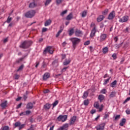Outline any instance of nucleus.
<instances>
[{
	"instance_id": "f257e3e1",
	"label": "nucleus",
	"mask_w": 130,
	"mask_h": 130,
	"mask_svg": "<svg viewBox=\"0 0 130 130\" xmlns=\"http://www.w3.org/2000/svg\"><path fill=\"white\" fill-rule=\"evenodd\" d=\"M70 40L72 43V46L74 50H75L77 45H78L81 41L80 38H77V37H72V38H70Z\"/></svg>"
},
{
	"instance_id": "f03ea898",
	"label": "nucleus",
	"mask_w": 130,
	"mask_h": 130,
	"mask_svg": "<svg viewBox=\"0 0 130 130\" xmlns=\"http://www.w3.org/2000/svg\"><path fill=\"white\" fill-rule=\"evenodd\" d=\"M32 43V41H31V40L29 41H24L19 45V47H21V48H28V47H29V46H30Z\"/></svg>"
},
{
	"instance_id": "7ed1b4c3",
	"label": "nucleus",
	"mask_w": 130,
	"mask_h": 130,
	"mask_svg": "<svg viewBox=\"0 0 130 130\" xmlns=\"http://www.w3.org/2000/svg\"><path fill=\"white\" fill-rule=\"evenodd\" d=\"M107 38V34H102L101 36L98 37L97 39L100 42H103V41H105Z\"/></svg>"
},
{
	"instance_id": "20e7f679",
	"label": "nucleus",
	"mask_w": 130,
	"mask_h": 130,
	"mask_svg": "<svg viewBox=\"0 0 130 130\" xmlns=\"http://www.w3.org/2000/svg\"><path fill=\"white\" fill-rule=\"evenodd\" d=\"M35 11H29L25 13V16L27 18H32L35 15Z\"/></svg>"
},
{
	"instance_id": "39448f33",
	"label": "nucleus",
	"mask_w": 130,
	"mask_h": 130,
	"mask_svg": "<svg viewBox=\"0 0 130 130\" xmlns=\"http://www.w3.org/2000/svg\"><path fill=\"white\" fill-rule=\"evenodd\" d=\"M44 54H47L49 53L50 54H53V49L52 46H48L47 48H46L43 52Z\"/></svg>"
},
{
	"instance_id": "423d86ee",
	"label": "nucleus",
	"mask_w": 130,
	"mask_h": 130,
	"mask_svg": "<svg viewBox=\"0 0 130 130\" xmlns=\"http://www.w3.org/2000/svg\"><path fill=\"white\" fill-rule=\"evenodd\" d=\"M68 119V115H59L57 117V120L58 121H66Z\"/></svg>"
},
{
	"instance_id": "0eeeda50",
	"label": "nucleus",
	"mask_w": 130,
	"mask_h": 130,
	"mask_svg": "<svg viewBox=\"0 0 130 130\" xmlns=\"http://www.w3.org/2000/svg\"><path fill=\"white\" fill-rule=\"evenodd\" d=\"M129 19L128 16H124L122 18H120L119 20V22L121 23H123L124 22H127Z\"/></svg>"
},
{
	"instance_id": "6e6552de",
	"label": "nucleus",
	"mask_w": 130,
	"mask_h": 130,
	"mask_svg": "<svg viewBox=\"0 0 130 130\" xmlns=\"http://www.w3.org/2000/svg\"><path fill=\"white\" fill-rule=\"evenodd\" d=\"M94 107L96 109H99L100 112H101L103 110L104 105H101V107H100V104L98 102L94 103Z\"/></svg>"
},
{
	"instance_id": "1a4fd4ad",
	"label": "nucleus",
	"mask_w": 130,
	"mask_h": 130,
	"mask_svg": "<svg viewBox=\"0 0 130 130\" xmlns=\"http://www.w3.org/2000/svg\"><path fill=\"white\" fill-rule=\"evenodd\" d=\"M75 36L77 37H82L83 35V32L82 30H80V29H76L75 31Z\"/></svg>"
},
{
	"instance_id": "9d476101",
	"label": "nucleus",
	"mask_w": 130,
	"mask_h": 130,
	"mask_svg": "<svg viewBox=\"0 0 130 130\" xmlns=\"http://www.w3.org/2000/svg\"><path fill=\"white\" fill-rule=\"evenodd\" d=\"M69 126V123H64V124H63V125H62L61 127L58 128L57 130H68Z\"/></svg>"
},
{
	"instance_id": "9b49d317",
	"label": "nucleus",
	"mask_w": 130,
	"mask_h": 130,
	"mask_svg": "<svg viewBox=\"0 0 130 130\" xmlns=\"http://www.w3.org/2000/svg\"><path fill=\"white\" fill-rule=\"evenodd\" d=\"M115 16L116 13L115 11H112V12H111L108 16V19H109V20H112L114 19V18H115Z\"/></svg>"
},
{
	"instance_id": "f8f14e48",
	"label": "nucleus",
	"mask_w": 130,
	"mask_h": 130,
	"mask_svg": "<svg viewBox=\"0 0 130 130\" xmlns=\"http://www.w3.org/2000/svg\"><path fill=\"white\" fill-rule=\"evenodd\" d=\"M105 126V123H103L99 124V125H97L96 127V130H104V127Z\"/></svg>"
},
{
	"instance_id": "ddd939ff",
	"label": "nucleus",
	"mask_w": 130,
	"mask_h": 130,
	"mask_svg": "<svg viewBox=\"0 0 130 130\" xmlns=\"http://www.w3.org/2000/svg\"><path fill=\"white\" fill-rule=\"evenodd\" d=\"M96 31V26L95 25L94 28L91 30V32L90 34V37L91 38H93L94 36H95Z\"/></svg>"
},
{
	"instance_id": "4468645a",
	"label": "nucleus",
	"mask_w": 130,
	"mask_h": 130,
	"mask_svg": "<svg viewBox=\"0 0 130 130\" xmlns=\"http://www.w3.org/2000/svg\"><path fill=\"white\" fill-rule=\"evenodd\" d=\"M50 76V73L46 72L45 73V74L43 75V80H47L48 78H49Z\"/></svg>"
},
{
	"instance_id": "2eb2a0df",
	"label": "nucleus",
	"mask_w": 130,
	"mask_h": 130,
	"mask_svg": "<svg viewBox=\"0 0 130 130\" xmlns=\"http://www.w3.org/2000/svg\"><path fill=\"white\" fill-rule=\"evenodd\" d=\"M77 119V116H73L70 119V124H74Z\"/></svg>"
},
{
	"instance_id": "dca6fc26",
	"label": "nucleus",
	"mask_w": 130,
	"mask_h": 130,
	"mask_svg": "<svg viewBox=\"0 0 130 130\" xmlns=\"http://www.w3.org/2000/svg\"><path fill=\"white\" fill-rule=\"evenodd\" d=\"M52 23V20L50 19H48L45 22V26H48V25H50Z\"/></svg>"
},
{
	"instance_id": "f3484780",
	"label": "nucleus",
	"mask_w": 130,
	"mask_h": 130,
	"mask_svg": "<svg viewBox=\"0 0 130 130\" xmlns=\"http://www.w3.org/2000/svg\"><path fill=\"white\" fill-rule=\"evenodd\" d=\"M105 17L104 16L101 15L100 16H99L97 18V21L98 22H101L103 20H104Z\"/></svg>"
},
{
	"instance_id": "a211bd4d",
	"label": "nucleus",
	"mask_w": 130,
	"mask_h": 130,
	"mask_svg": "<svg viewBox=\"0 0 130 130\" xmlns=\"http://www.w3.org/2000/svg\"><path fill=\"white\" fill-rule=\"evenodd\" d=\"M34 108V105L32 103H28L26 105V109H32Z\"/></svg>"
},
{
	"instance_id": "6ab92c4d",
	"label": "nucleus",
	"mask_w": 130,
	"mask_h": 130,
	"mask_svg": "<svg viewBox=\"0 0 130 130\" xmlns=\"http://www.w3.org/2000/svg\"><path fill=\"white\" fill-rule=\"evenodd\" d=\"M126 121V119L125 118H122V119H121L120 122V125H121V126H123V125L125 124Z\"/></svg>"
},
{
	"instance_id": "aec40b11",
	"label": "nucleus",
	"mask_w": 130,
	"mask_h": 130,
	"mask_svg": "<svg viewBox=\"0 0 130 130\" xmlns=\"http://www.w3.org/2000/svg\"><path fill=\"white\" fill-rule=\"evenodd\" d=\"M51 107V105L50 104H46L45 106H44V108L45 110H49Z\"/></svg>"
},
{
	"instance_id": "412c9836",
	"label": "nucleus",
	"mask_w": 130,
	"mask_h": 130,
	"mask_svg": "<svg viewBox=\"0 0 130 130\" xmlns=\"http://www.w3.org/2000/svg\"><path fill=\"white\" fill-rule=\"evenodd\" d=\"M1 106L2 107V108L3 109H5V108H6V107H7V101H6V102H5L4 103H2V104H1Z\"/></svg>"
},
{
	"instance_id": "4be33fe9",
	"label": "nucleus",
	"mask_w": 130,
	"mask_h": 130,
	"mask_svg": "<svg viewBox=\"0 0 130 130\" xmlns=\"http://www.w3.org/2000/svg\"><path fill=\"white\" fill-rule=\"evenodd\" d=\"M73 14L72 13H70V14H69V15H68L66 18L67 20H71L72 19H73Z\"/></svg>"
},
{
	"instance_id": "5701e85b",
	"label": "nucleus",
	"mask_w": 130,
	"mask_h": 130,
	"mask_svg": "<svg viewBox=\"0 0 130 130\" xmlns=\"http://www.w3.org/2000/svg\"><path fill=\"white\" fill-rule=\"evenodd\" d=\"M117 80H114V81L111 83L110 86L112 88H114V86H115V85L117 84Z\"/></svg>"
},
{
	"instance_id": "b1692460",
	"label": "nucleus",
	"mask_w": 130,
	"mask_h": 130,
	"mask_svg": "<svg viewBox=\"0 0 130 130\" xmlns=\"http://www.w3.org/2000/svg\"><path fill=\"white\" fill-rule=\"evenodd\" d=\"M108 48L107 46H106L105 48H104L103 49V53H104V54H106L107 53H108Z\"/></svg>"
},
{
	"instance_id": "393cba45",
	"label": "nucleus",
	"mask_w": 130,
	"mask_h": 130,
	"mask_svg": "<svg viewBox=\"0 0 130 130\" xmlns=\"http://www.w3.org/2000/svg\"><path fill=\"white\" fill-rule=\"evenodd\" d=\"M36 6V4L35 2H32L31 3H30L29 5V7L30 8V9H33L34 7H35Z\"/></svg>"
},
{
	"instance_id": "a878e982",
	"label": "nucleus",
	"mask_w": 130,
	"mask_h": 130,
	"mask_svg": "<svg viewBox=\"0 0 130 130\" xmlns=\"http://www.w3.org/2000/svg\"><path fill=\"white\" fill-rule=\"evenodd\" d=\"M71 62L70 59H69V60H66V61H64L63 64L64 66H68V64H69Z\"/></svg>"
},
{
	"instance_id": "bb28decb",
	"label": "nucleus",
	"mask_w": 130,
	"mask_h": 130,
	"mask_svg": "<svg viewBox=\"0 0 130 130\" xmlns=\"http://www.w3.org/2000/svg\"><path fill=\"white\" fill-rule=\"evenodd\" d=\"M23 59H24V58L23 57L21 58H19L18 59H17V60H16V63H20V62H21V61H23Z\"/></svg>"
},
{
	"instance_id": "cd10ccee",
	"label": "nucleus",
	"mask_w": 130,
	"mask_h": 130,
	"mask_svg": "<svg viewBox=\"0 0 130 130\" xmlns=\"http://www.w3.org/2000/svg\"><path fill=\"white\" fill-rule=\"evenodd\" d=\"M88 95V92L85 91L83 93L82 98L84 99H86V98H87Z\"/></svg>"
},
{
	"instance_id": "c85d7f7f",
	"label": "nucleus",
	"mask_w": 130,
	"mask_h": 130,
	"mask_svg": "<svg viewBox=\"0 0 130 130\" xmlns=\"http://www.w3.org/2000/svg\"><path fill=\"white\" fill-rule=\"evenodd\" d=\"M58 103H59L58 101H55L54 103H53L52 104L53 109V108H54V107H56V106L58 105Z\"/></svg>"
},
{
	"instance_id": "c756f323",
	"label": "nucleus",
	"mask_w": 130,
	"mask_h": 130,
	"mask_svg": "<svg viewBox=\"0 0 130 130\" xmlns=\"http://www.w3.org/2000/svg\"><path fill=\"white\" fill-rule=\"evenodd\" d=\"M74 28H71L70 30H69V36H72V35H73L74 34Z\"/></svg>"
},
{
	"instance_id": "7c9ffc66",
	"label": "nucleus",
	"mask_w": 130,
	"mask_h": 130,
	"mask_svg": "<svg viewBox=\"0 0 130 130\" xmlns=\"http://www.w3.org/2000/svg\"><path fill=\"white\" fill-rule=\"evenodd\" d=\"M105 98L104 95H100L99 96V99L100 100V101H102Z\"/></svg>"
},
{
	"instance_id": "2f4dec72",
	"label": "nucleus",
	"mask_w": 130,
	"mask_h": 130,
	"mask_svg": "<svg viewBox=\"0 0 130 130\" xmlns=\"http://www.w3.org/2000/svg\"><path fill=\"white\" fill-rule=\"evenodd\" d=\"M86 15H87V11H84L83 12H82V13H81V16L83 17H86Z\"/></svg>"
},
{
	"instance_id": "473e14b6",
	"label": "nucleus",
	"mask_w": 130,
	"mask_h": 130,
	"mask_svg": "<svg viewBox=\"0 0 130 130\" xmlns=\"http://www.w3.org/2000/svg\"><path fill=\"white\" fill-rule=\"evenodd\" d=\"M12 20H13V18H12L11 17H8V18L7 19V23L10 24V22L11 21H12Z\"/></svg>"
},
{
	"instance_id": "72a5a7b5",
	"label": "nucleus",
	"mask_w": 130,
	"mask_h": 130,
	"mask_svg": "<svg viewBox=\"0 0 130 130\" xmlns=\"http://www.w3.org/2000/svg\"><path fill=\"white\" fill-rule=\"evenodd\" d=\"M21 124V122L20 121H17L15 123V127H17V126H19L20 127V125Z\"/></svg>"
},
{
	"instance_id": "f704fd0d",
	"label": "nucleus",
	"mask_w": 130,
	"mask_h": 130,
	"mask_svg": "<svg viewBox=\"0 0 130 130\" xmlns=\"http://www.w3.org/2000/svg\"><path fill=\"white\" fill-rule=\"evenodd\" d=\"M62 31V29H59V30H58V32L57 33V34L56 35V37H59V36H60L61 32Z\"/></svg>"
},
{
	"instance_id": "c9c22d12",
	"label": "nucleus",
	"mask_w": 130,
	"mask_h": 130,
	"mask_svg": "<svg viewBox=\"0 0 130 130\" xmlns=\"http://www.w3.org/2000/svg\"><path fill=\"white\" fill-rule=\"evenodd\" d=\"M110 79V78H108V79H105V81H104L103 84H104V85H106V84H107L108 82H109Z\"/></svg>"
},
{
	"instance_id": "e433bc0d",
	"label": "nucleus",
	"mask_w": 130,
	"mask_h": 130,
	"mask_svg": "<svg viewBox=\"0 0 130 130\" xmlns=\"http://www.w3.org/2000/svg\"><path fill=\"white\" fill-rule=\"evenodd\" d=\"M23 68H24V64H21V66H20V67H19V68L18 69L17 71L19 72V71H21L22 70H23Z\"/></svg>"
},
{
	"instance_id": "4c0bfd02",
	"label": "nucleus",
	"mask_w": 130,
	"mask_h": 130,
	"mask_svg": "<svg viewBox=\"0 0 130 130\" xmlns=\"http://www.w3.org/2000/svg\"><path fill=\"white\" fill-rule=\"evenodd\" d=\"M109 12V10L106 8V10H105L104 12H103L102 14L103 15H107L108 13Z\"/></svg>"
},
{
	"instance_id": "58836bf2",
	"label": "nucleus",
	"mask_w": 130,
	"mask_h": 130,
	"mask_svg": "<svg viewBox=\"0 0 130 130\" xmlns=\"http://www.w3.org/2000/svg\"><path fill=\"white\" fill-rule=\"evenodd\" d=\"M24 126H25V124H21V122H20L19 130H21L23 128V127H24Z\"/></svg>"
},
{
	"instance_id": "ea45409f",
	"label": "nucleus",
	"mask_w": 130,
	"mask_h": 130,
	"mask_svg": "<svg viewBox=\"0 0 130 130\" xmlns=\"http://www.w3.org/2000/svg\"><path fill=\"white\" fill-rule=\"evenodd\" d=\"M84 105H85V106H88V105H89L88 100H85V101H84Z\"/></svg>"
},
{
	"instance_id": "a19ab883",
	"label": "nucleus",
	"mask_w": 130,
	"mask_h": 130,
	"mask_svg": "<svg viewBox=\"0 0 130 130\" xmlns=\"http://www.w3.org/2000/svg\"><path fill=\"white\" fill-rule=\"evenodd\" d=\"M2 130H10L9 126L5 125V127H3V128H2Z\"/></svg>"
},
{
	"instance_id": "79ce46f5",
	"label": "nucleus",
	"mask_w": 130,
	"mask_h": 130,
	"mask_svg": "<svg viewBox=\"0 0 130 130\" xmlns=\"http://www.w3.org/2000/svg\"><path fill=\"white\" fill-rule=\"evenodd\" d=\"M107 91L106 90V89H103V90H101V93H102V94H106V93H107Z\"/></svg>"
},
{
	"instance_id": "37998d69",
	"label": "nucleus",
	"mask_w": 130,
	"mask_h": 130,
	"mask_svg": "<svg viewBox=\"0 0 130 130\" xmlns=\"http://www.w3.org/2000/svg\"><path fill=\"white\" fill-rule=\"evenodd\" d=\"M67 13H68V11L66 10V11H63V12H62L60 15L61 16H63L66 14H67Z\"/></svg>"
},
{
	"instance_id": "c03bdc74",
	"label": "nucleus",
	"mask_w": 130,
	"mask_h": 130,
	"mask_svg": "<svg viewBox=\"0 0 130 130\" xmlns=\"http://www.w3.org/2000/svg\"><path fill=\"white\" fill-rule=\"evenodd\" d=\"M52 0H46L45 5H48L51 2Z\"/></svg>"
},
{
	"instance_id": "a18cd8bd",
	"label": "nucleus",
	"mask_w": 130,
	"mask_h": 130,
	"mask_svg": "<svg viewBox=\"0 0 130 130\" xmlns=\"http://www.w3.org/2000/svg\"><path fill=\"white\" fill-rule=\"evenodd\" d=\"M63 1V0H56V4L57 5H59V4H60Z\"/></svg>"
},
{
	"instance_id": "49530a36",
	"label": "nucleus",
	"mask_w": 130,
	"mask_h": 130,
	"mask_svg": "<svg viewBox=\"0 0 130 130\" xmlns=\"http://www.w3.org/2000/svg\"><path fill=\"white\" fill-rule=\"evenodd\" d=\"M90 41L89 40H88L87 41H85V42H84V45H89V44H90Z\"/></svg>"
},
{
	"instance_id": "de8ad7c7",
	"label": "nucleus",
	"mask_w": 130,
	"mask_h": 130,
	"mask_svg": "<svg viewBox=\"0 0 130 130\" xmlns=\"http://www.w3.org/2000/svg\"><path fill=\"white\" fill-rule=\"evenodd\" d=\"M115 95V92H111V94H110V97H114Z\"/></svg>"
},
{
	"instance_id": "09e8293b",
	"label": "nucleus",
	"mask_w": 130,
	"mask_h": 130,
	"mask_svg": "<svg viewBox=\"0 0 130 130\" xmlns=\"http://www.w3.org/2000/svg\"><path fill=\"white\" fill-rule=\"evenodd\" d=\"M130 97H127L124 102V104H126L128 101H129Z\"/></svg>"
},
{
	"instance_id": "8fccbe9b",
	"label": "nucleus",
	"mask_w": 130,
	"mask_h": 130,
	"mask_svg": "<svg viewBox=\"0 0 130 130\" xmlns=\"http://www.w3.org/2000/svg\"><path fill=\"white\" fill-rule=\"evenodd\" d=\"M20 116H22L23 115H26V112H21L19 114Z\"/></svg>"
},
{
	"instance_id": "3c124183",
	"label": "nucleus",
	"mask_w": 130,
	"mask_h": 130,
	"mask_svg": "<svg viewBox=\"0 0 130 130\" xmlns=\"http://www.w3.org/2000/svg\"><path fill=\"white\" fill-rule=\"evenodd\" d=\"M30 113H31V111H29V110H28L27 111H25V115H29V114H30Z\"/></svg>"
},
{
	"instance_id": "603ef678",
	"label": "nucleus",
	"mask_w": 130,
	"mask_h": 130,
	"mask_svg": "<svg viewBox=\"0 0 130 130\" xmlns=\"http://www.w3.org/2000/svg\"><path fill=\"white\" fill-rule=\"evenodd\" d=\"M120 118V115H116L115 117V120H117Z\"/></svg>"
},
{
	"instance_id": "864d4df0",
	"label": "nucleus",
	"mask_w": 130,
	"mask_h": 130,
	"mask_svg": "<svg viewBox=\"0 0 130 130\" xmlns=\"http://www.w3.org/2000/svg\"><path fill=\"white\" fill-rule=\"evenodd\" d=\"M19 78H20V75H18V74H15V79H19Z\"/></svg>"
},
{
	"instance_id": "5fc2aeb1",
	"label": "nucleus",
	"mask_w": 130,
	"mask_h": 130,
	"mask_svg": "<svg viewBox=\"0 0 130 130\" xmlns=\"http://www.w3.org/2000/svg\"><path fill=\"white\" fill-rule=\"evenodd\" d=\"M68 67H67L66 68H63L62 70H61V72L63 73V72H66L67 70V69H68Z\"/></svg>"
},
{
	"instance_id": "6e6d98bb",
	"label": "nucleus",
	"mask_w": 130,
	"mask_h": 130,
	"mask_svg": "<svg viewBox=\"0 0 130 130\" xmlns=\"http://www.w3.org/2000/svg\"><path fill=\"white\" fill-rule=\"evenodd\" d=\"M47 63H45V61H43L42 68H46L47 67Z\"/></svg>"
},
{
	"instance_id": "4d7b16f0",
	"label": "nucleus",
	"mask_w": 130,
	"mask_h": 130,
	"mask_svg": "<svg viewBox=\"0 0 130 130\" xmlns=\"http://www.w3.org/2000/svg\"><path fill=\"white\" fill-rule=\"evenodd\" d=\"M108 117H109V114H108V113H107V114H105L104 118L106 119Z\"/></svg>"
},
{
	"instance_id": "13d9d810",
	"label": "nucleus",
	"mask_w": 130,
	"mask_h": 130,
	"mask_svg": "<svg viewBox=\"0 0 130 130\" xmlns=\"http://www.w3.org/2000/svg\"><path fill=\"white\" fill-rule=\"evenodd\" d=\"M112 57L114 58V59H116V58H117V54L114 53V54H113Z\"/></svg>"
},
{
	"instance_id": "bf43d9fd",
	"label": "nucleus",
	"mask_w": 130,
	"mask_h": 130,
	"mask_svg": "<svg viewBox=\"0 0 130 130\" xmlns=\"http://www.w3.org/2000/svg\"><path fill=\"white\" fill-rule=\"evenodd\" d=\"M27 130H35V129L34 128L33 124H31L29 129H28Z\"/></svg>"
},
{
	"instance_id": "052dcab7",
	"label": "nucleus",
	"mask_w": 130,
	"mask_h": 130,
	"mask_svg": "<svg viewBox=\"0 0 130 130\" xmlns=\"http://www.w3.org/2000/svg\"><path fill=\"white\" fill-rule=\"evenodd\" d=\"M96 112V110H95L94 109H93L92 110H91V114H94V113H95Z\"/></svg>"
},
{
	"instance_id": "680f3d73",
	"label": "nucleus",
	"mask_w": 130,
	"mask_h": 130,
	"mask_svg": "<svg viewBox=\"0 0 130 130\" xmlns=\"http://www.w3.org/2000/svg\"><path fill=\"white\" fill-rule=\"evenodd\" d=\"M95 23L94 22H92L91 23L90 26H91V27H93L94 28L95 27Z\"/></svg>"
},
{
	"instance_id": "e2e57ef3",
	"label": "nucleus",
	"mask_w": 130,
	"mask_h": 130,
	"mask_svg": "<svg viewBox=\"0 0 130 130\" xmlns=\"http://www.w3.org/2000/svg\"><path fill=\"white\" fill-rule=\"evenodd\" d=\"M126 114H128V115H129V114H130V110H126Z\"/></svg>"
},
{
	"instance_id": "0e129e2a",
	"label": "nucleus",
	"mask_w": 130,
	"mask_h": 130,
	"mask_svg": "<svg viewBox=\"0 0 130 130\" xmlns=\"http://www.w3.org/2000/svg\"><path fill=\"white\" fill-rule=\"evenodd\" d=\"M49 90H48V89H46V90H45L44 91V93H49Z\"/></svg>"
},
{
	"instance_id": "69168bd1",
	"label": "nucleus",
	"mask_w": 130,
	"mask_h": 130,
	"mask_svg": "<svg viewBox=\"0 0 130 130\" xmlns=\"http://www.w3.org/2000/svg\"><path fill=\"white\" fill-rule=\"evenodd\" d=\"M114 40L115 41V42H117L118 40V37H115L114 39Z\"/></svg>"
},
{
	"instance_id": "338daca9",
	"label": "nucleus",
	"mask_w": 130,
	"mask_h": 130,
	"mask_svg": "<svg viewBox=\"0 0 130 130\" xmlns=\"http://www.w3.org/2000/svg\"><path fill=\"white\" fill-rule=\"evenodd\" d=\"M22 106V104H19V105H18V106H17V109H19V108H21Z\"/></svg>"
},
{
	"instance_id": "774afa93",
	"label": "nucleus",
	"mask_w": 130,
	"mask_h": 130,
	"mask_svg": "<svg viewBox=\"0 0 130 130\" xmlns=\"http://www.w3.org/2000/svg\"><path fill=\"white\" fill-rule=\"evenodd\" d=\"M46 30H47V28H46V27H43L42 29V31L45 32V31H46Z\"/></svg>"
}]
</instances>
